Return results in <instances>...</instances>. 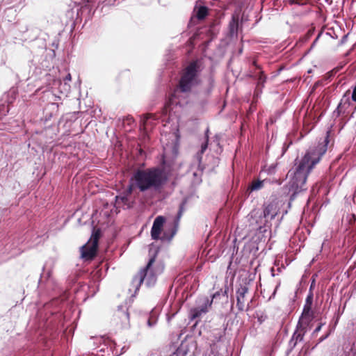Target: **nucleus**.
I'll return each mask as SVG.
<instances>
[{
    "label": "nucleus",
    "instance_id": "obj_1",
    "mask_svg": "<svg viewBox=\"0 0 356 356\" xmlns=\"http://www.w3.org/2000/svg\"><path fill=\"white\" fill-rule=\"evenodd\" d=\"M328 143L329 140L327 136L322 143H319L316 146L309 147L300 161L296 159L294 167L287 174L290 181L286 187L291 201H293L299 193L307 189L305 184L307 176L327 152Z\"/></svg>",
    "mask_w": 356,
    "mask_h": 356
},
{
    "label": "nucleus",
    "instance_id": "obj_2",
    "mask_svg": "<svg viewBox=\"0 0 356 356\" xmlns=\"http://www.w3.org/2000/svg\"><path fill=\"white\" fill-rule=\"evenodd\" d=\"M131 180L134 187L138 188L140 192L150 189L159 190L163 187L168 180V176L164 170L159 167L137 170Z\"/></svg>",
    "mask_w": 356,
    "mask_h": 356
},
{
    "label": "nucleus",
    "instance_id": "obj_3",
    "mask_svg": "<svg viewBox=\"0 0 356 356\" xmlns=\"http://www.w3.org/2000/svg\"><path fill=\"white\" fill-rule=\"evenodd\" d=\"M155 252L151 255L146 266L141 269L132 280V286L135 288V293L139 290L142 283L147 287L154 286L157 281V277L164 270V264L162 261L156 260Z\"/></svg>",
    "mask_w": 356,
    "mask_h": 356
},
{
    "label": "nucleus",
    "instance_id": "obj_4",
    "mask_svg": "<svg viewBox=\"0 0 356 356\" xmlns=\"http://www.w3.org/2000/svg\"><path fill=\"white\" fill-rule=\"evenodd\" d=\"M201 70V65L197 60L191 62L184 70L179 83L172 94V102L178 98L181 93H188L193 87L198 85L200 82L199 74Z\"/></svg>",
    "mask_w": 356,
    "mask_h": 356
},
{
    "label": "nucleus",
    "instance_id": "obj_5",
    "mask_svg": "<svg viewBox=\"0 0 356 356\" xmlns=\"http://www.w3.org/2000/svg\"><path fill=\"white\" fill-rule=\"evenodd\" d=\"M97 340L99 343L98 356H120L129 348L127 346H124L119 349V346L107 337H101L97 339Z\"/></svg>",
    "mask_w": 356,
    "mask_h": 356
},
{
    "label": "nucleus",
    "instance_id": "obj_6",
    "mask_svg": "<svg viewBox=\"0 0 356 356\" xmlns=\"http://www.w3.org/2000/svg\"><path fill=\"white\" fill-rule=\"evenodd\" d=\"M212 305V300L208 297L200 298L197 300V306L191 308L189 312L191 320H195L206 314Z\"/></svg>",
    "mask_w": 356,
    "mask_h": 356
},
{
    "label": "nucleus",
    "instance_id": "obj_7",
    "mask_svg": "<svg viewBox=\"0 0 356 356\" xmlns=\"http://www.w3.org/2000/svg\"><path fill=\"white\" fill-rule=\"evenodd\" d=\"M249 291L248 283L246 280H243L236 289V307L241 312L248 311L249 304L245 307V295Z\"/></svg>",
    "mask_w": 356,
    "mask_h": 356
},
{
    "label": "nucleus",
    "instance_id": "obj_8",
    "mask_svg": "<svg viewBox=\"0 0 356 356\" xmlns=\"http://www.w3.org/2000/svg\"><path fill=\"white\" fill-rule=\"evenodd\" d=\"M99 234L95 233L85 245L81 247V257L86 260H91L96 255L98 246Z\"/></svg>",
    "mask_w": 356,
    "mask_h": 356
},
{
    "label": "nucleus",
    "instance_id": "obj_9",
    "mask_svg": "<svg viewBox=\"0 0 356 356\" xmlns=\"http://www.w3.org/2000/svg\"><path fill=\"white\" fill-rule=\"evenodd\" d=\"M187 202H188V197H185L182 200L181 203L179 205V211H178L177 217L175 219V222H174L175 226L172 229L170 234L168 235V233L166 232H165L163 233V236L161 238L162 241H170L174 237V236L175 235V234L177 232V227H178V225H179V220L181 218L182 214H183V213H184V211L185 210V206L187 204Z\"/></svg>",
    "mask_w": 356,
    "mask_h": 356
},
{
    "label": "nucleus",
    "instance_id": "obj_10",
    "mask_svg": "<svg viewBox=\"0 0 356 356\" xmlns=\"http://www.w3.org/2000/svg\"><path fill=\"white\" fill-rule=\"evenodd\" d=\"M193 343L187 341H182L179 347L174 345L169 346L168 352H170V355L164 354V356H186L190 352V348L193 347Z\"/></svg>",
    "mask_w": 356,
    "mask_h": 356
},
{
    "label": "nucleus",
    "instance_id": "obj_11",
    "mask_svg": "<svg viewBox=\"0 0 356 356\" xmlns=\"http://www.w3.org/2000/svg\"><path fill=\"white\" fill-rule=\"evenodd\" d=\"M308 325L302 323V322H298L296 330L293 334V336L289 341V345L291 348H294L298 342L303 341L304 336L307 331Z\"/></svg>",
    "mask_w": 356,
    "mask_h": 356
},
{
    "label": "nucleus",
    "instance_id": "obj_12",
    "mask_svg": "<svg viewBox=\"0 0 356 356\" xmlns=\"http://www.w3.org/2000/svg\"><path fill=\"white\" fill-rule=\"evenodd\" d=\"M134 186L132 184H130L127 188L120 195L115 197V202L117 204H122L123 207H126V208L129 209L131 207V202L129 200V196L133 192Z\"/></svg>",
    "mask_w": 356,
    "mask_h": 356
},
{
    "label": "nucleus",
    "instance_id": "obj_13",
    "mask_svg": "<svg viewBox=\"0 0 356 356\" xmlns=\"http://www.w3.org/2000/svg\"><path fill=\"white\" fill-rule=\"evenodd\" d=\"M164 222L165 218L163 216H159L155 218L151 229L152 239L157 240L159 238Z\"/></svg>",
    "mask_w": 356,
    "mask_h": 356
},
{
    "label": "nucleus",
    "instance_id": "obj_14",
    "mask_svg": "<svg viewBox=\"0 0 356 356\" xmlns=\"http://www.w3.org/2000/svg\"><path fill=\"white\" fill-rule=\"evenodd\" d=\"M115 316L118 318L123 328H127L129 325V314L126 306H119L115 313Z\"/></svg>",
    "mask_w": 356,
    "mask_h": 356
},
{
    "label": "nucleus",
    "instance_id": "obj_15",
    "mask_svg": "<svg viewBox=\"0 0 356 356\" xmlns=\"http://www.w3.org/2000/svg\"><path fill=\"white\" fill-rule=\"evenodd\" d=\"M278 213V208L275 203H269L265 206L263 211V216L266 222L273 220Z\"/></svg>",
    "mask_w": 356,
    "mask_h": 356
},
{
    "label": "nucleus",
    "instance_id": "obj_16",
    "mask_svg": "<svg viewBox=\"0 0 356 356\" xmlns=\"http://www.w3.org/2000/svg\"><path fill=\"white\" fill-rule=\"evenodd\" d=\"M156 115L154 114L147 113L144 115L141 118L140 127L143 128L144 131H148L154 124L153 122L156 120Z\"/></svg>",
    "mask_w": 356,
    "mask_h": 356
},
{
    "label": "nucleus",
    "instance_id": "obj_17",
    "mask_svg": "<svg viewBox=\"0 0 356 356\" xmlns=\"http://www.w3.org/2000/svg\"><path fill=\"white\" fill-rule=\"evenodd\" d=\"M313 317L314 314L312 311V306L304 305L303 310L298 322H302L309 326L310 322L313 319Z\"/></svg>",
    "mask_w": 356,
    "mask_h": 356
},
{
    "label": "nucleus",
    "instance_id": "obj_18",
    "mask_svg": "<svg viewBox=\"0 0 356 356\" xmlns=\"http://www.w3.org/2000/svg\"><path fill=\"white\" fill-rule=\"evenodd\" d=\"M208 147V137H207L206 141L202 144L200 150L196 154L195 156V163L192 165L193 167L197 166V169L202 171L203 168L201 167V161L202 154L206 151Z\"/></svg>",
    "mask_w": 356,
    "mask_h": 356
},
{
    "label": "nucleus",
    "instance_id": "obj_19",
    "mask_svg": "<svg viewBox=\"0 0 356 356\" xmlns=\"http://www.w3.org/2000/svg\"><path fill=\"white\" fill-rule=\"evenodd\" d=\"M16 10L13 8H8L4 11V18L8 22H12L15 19Z\"/></svg>",
    "mask_w": 356,
    "mask_h": 356
},
{
    "label": "nucleus",
    "instance_id": "obj_20",
    "mask_svg": "<svg viewBox=\"0 0 356 356\" xmlns=\"http://www.w3.org/2000/svg\"><path fill=\"white\" fill-rule=\"evenodd\" d=\"M263 186L264 181L257 180L252 182V184L250 185L248 188V190H250V191H259L261 189Z\"/></svg>",
    "mask_w": 356,
    "mask_h": 356
},
{
    "label": "nucleus",
    "instance_id": "obj_21",
    "mask_svg": "<svg viewBox=\"0 0 356 356\" xmlns=\"http://www.w3.org/2000/svg\"><path fill=\"white\" fill-rule=\"evenodd\" d=\"M208 14V8L206 6H200L197 10V17L199 19H203Z\"/></svg>",
    "mask_w": 356,
    "mask_h": 356
},
{
    "label": "nucleus",
    "instance_id": "obj_22",
    "mask_svg": "<svg viewBox=\"0 0 356 356\" xmlns=\"http://www.w3.org/2000/svg\"><path fill=\"white\" fill-rule=\"evenodd\" d=\"M266 76L264 74V72L260 71L259 72V74L257 75V86L263 87L264 83L266 82Z\"/></svg>",
    "mask_w": 356,
    "mask_h": 356
},
{
    "label": "nucleus",
    "instance_id": "obj_23",
    "mask_svg": "<svg viewBox=\"0 0 356 356\" xmlns=\"http://www.w3.org/2000/svg\"><path fill=\"white\" fill-rule=\"evenodd\" d=\"M221 296H227V290H225V291L220 290V291H216V293H214L213 294L212 299L211 300L213 301V300H216L218 298H220Z\"/></svg>",
    "mask_w": 356,
    "mask_h": 356
},
{
    "label": "nucleus",
    "instance_id": "obj_24",
    "mask_svg": "<svg viewBox=\"0 0 356 356\" xmlns=\"http://www.w3.org/2000/svg\"><path fill=\"white\" fill-rule=\"evenodd\" d=\"M71 79H72V77H71V74L70 73H68L65 77L63 79V81H64V85H63V87H64V89L67 91L70 90V86L69 85V82L71 81Z\"/></svg>",
    "mask_w": 356,
    "mask_h": 356
},
{
    "label": "nucleus",
    "instance_id": "obj_25",
    "mask_svg": "<svg viewBox=\"0 0 356 356\" xmlns=\"http://www.w3.org/2000/svg\"><path fill=\"white\" fill-rule=\"evenodd\" d=\"M312 302H313V293L312 292H310L307 296L305 305L312 306Z\"/></svg>",
    "mask_w": 356,
    "mask_h": 356
},
{
    "label": "nucleus",
    "instance_id": "obj_26",
    "mask_svg": "<svg viewBox=\"0 0 356 356\" xmlns=\"http://www.w3.org/2000/svg\"><path fill=\"white\" fill-rule=\"evenodd\" d=\"M325 325V323H321L314 330L313 334H317L322 328L323 325Z\"/></svg>",
    "mask_w": 356,
    "mask_h": 356
},
{
    "label": "nucleus",
    "instance_id": "obj_27",
    "mask_svg": "<svg viewBox=\"0 0 356 356\" xmlns=\"http://www.w3.org/2000/svg\"><path fill=\"white\" fill-rule=\"evenodd\" d=\"M156 323V320H152L150 318L148 319L147 321V325L150 327L154 326Z\"/></svg>",
    "mask_w": 356,
    "mask_h": 356
},
{
    "label": "nucleus",
    "instance_id": "obj_28",
    "mask_svg": "<svg viewBox=\"0 0 356 356\" xmlns=\"http://www.w3.org/2000/svg\"><path fill=\"white\" fill-rule=\"evenodd\" d=\"M168 348H169V346H166V347H165V348H163L162 349L161 352V353H160V355L164 356V354H165V353H164V352H165V354H167V355H170V352H168V350H167Z\"/></svg>",
    "mask_w": 356,
    "mask_h": 356
},
{
    "label": "nucleus",
    "instance_id": "obj_29",
    "mask_svg": "<svg viewBox=\"0 0 356 356\" xmlns=\"http://www.w3.org/2000/svg\"><path fill=\"white\" fill-rule=\"evenodd\" d=\"M19 30L22 33H25L28 31V27L26 25H22Z\"/></svg>",
    "mask_w": 356,
    "mask_h": 356
},
{
    "label": "nucleus",
    "instance_id": "obj_30",
    "mask_svg": "<svg viewBox=\"0 0 356 356\" xmlns=\"http://www.w3.org/2000/svg\"><path fill=\"white\" fill-rule=\"evenodd\" d=\"M352 99L354 102H356V86L353 88V94H352Z\"/></svg>",
    "mask_w": 356,
    "mask_h": 356
},
{
    "label": "nucleus",
    "instance_id": "obj_31",
    "mask_svg": "<svg viewBox=\"0 0 356 356\" xmlns=\"http://www.w3.org/2000/svg\"><path fill=\"white\" fill-rule=\"evenodd\" d=\"M329 333L324 335V336H322L320 339H319V342H322L323 341H324L325 339H327L329 336Z\"/></svg>",
    "mask_w": 356,
    "mask_h": 356
},
{
    "label": "nucleus",
    "instance_id": "obj_32",
    "mask_svg": "<svg viewBox=\"0 0 356 356\" xmlns=\"http://www.w3.org/2000/svg\"><path fill=\"white\" fill-rule=\"evenodd\" d=\"M149 356H162V355H160V353L159 352H153L149 355Z\"/></svg>",
    "mask_w": 356,
    "mask_h": 356
},
{
    "label": "nucleus",
    "instance_id": "obj_33",
    "mask_svg": "<svg viewBox=\"0 0 356 356\" xmlns=\"http://www.w3.org/2000/svg\"><path fill=\"white\" fill-rule=\"evenodd\" d=\"M5 3H15L17 1V0H3Z\"/></svg>",
    "mask_w": 356,
    "mask_h": 356
},
{
    "label": "nucleus",
    "instance_id": "obj_34",
    "mask_svg": "<svg viewBox=\"0 0 356 356\" xmlns=\"http://www.w3.org/2000/svg\"><path fill=\"white\" fill-rule=\"evenodd\" d=\"M344 356H350V352L346 353V351L344 350Z\"/></svg>",
    "mask_w": 356,
    "mask_h": 356
},
{
    "label": "nucleus",
    "instance_id": "obj_35",
    "mask_svg": "<svg viewBox=\"0 0 356 356\" xmlns=\"http://www.w3.org/2000/svg\"><path fill=\"white\" fill-rule=\"evenodd\" d=\"M253 64H254V65L257 69H260V67H259V65H257V63H256V62H255V61H254V62H253Z\"/></svg>",
    "mask_w": 356,
    "mask_h": 356
},
{
    "label": "nucleus",
    "instance_id": "obj_36",
    "mask_svg": "<svg viewBox=\"0 0 356 356\" xmlns=\"http://www.w3.org/2000/svg\"><path fill=\"white\" fill-rule=\"evenodd\" d=\"M278 286H279V285H277V286H276V288H275V289L274 290V292H273V296H275V293H276V291H277V289Z\"/></svg>",
    "mask_w": 356,
    "mask_h": 356
},
{
    "label": "nucleus",
    "instance_id": "obj_37",
    "mask_svg": "<svg viewBox=\"0 0 356 356\" xmlns=\"http://www.w3.org/2000/svg\"><path fill=\"white\" fill-rule=\"evenodd\" d=\"M232 23H233V24H235V20H234V18H233V19H232ZM236 26H238L237 22H236Z\"/></svg>",
    "mask_w": 356,
    "mask_h": 356
},
{
    "label": "nucleus",
    "instance_id": "obj_38",
    "mask_svg": "<svg viewBox=\"0 0 356 356\" xmlns=\"http://www.w3.org/2000/svg\"><path fill=\"white\" fill-rule=\"evenodd\" d=\"M6 129H7V130H8V131H13V130L12 129H10V128H6Z\"/></svg>",
    "mask_w": 356,
    "mask_h": 356
},
{
    "label": "nucleus",
    "instance_id": "obj_39",
    "mask_svg": "<svg viewBox=\"0 0 356 356\" xmlns=\"http://www.w3.org/2000/svg\"><path fill=\"white\" fill-rule=\"evenodd\" d=\"M193 175H194V176H197V172H193Z\"/></svg>",
    "mask_w": 356,
    "mask_h": 356
}]
</instances>
